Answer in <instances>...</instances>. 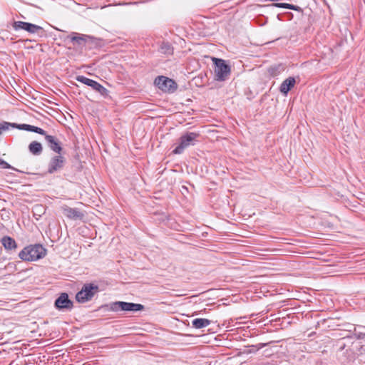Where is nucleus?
<instances>
[{
    "instance_id": "obj_4",
    "label": "nucleus",
    "mask_w": 365,
    "mask_h": 365,
    "mask_svg": "<svg viewBox=\"0 0 365 365\" xmlns=\"http://www.w3.org/2000/svg\"><path fill=\"white\" fill-rule=\"evenodd\" d=\"M109 310L113 312L125 311V312H138L144 309L143 305L125 302H115L107 305Z\"/></svg>"
},
{
    "instance_id": "obj_15",
    "label": "nucleus",
    "mask_w": 365,
    "mask_h": 365,
    "mask_svg": "<svg viewBox=\"0 0 365 365\" xmlns=\"http://www.w3.org/2000/svg\"><path fill=\"white\" fill-rule=\"evenodd\" d=\"M91 38L92 37L88 35L73 34V36L71 37V41L77 43L78 45H83L88 40Z\"/></svg>"
},
{
    "instance_id": "obj_19",
    "label": "nucleus",
    "mask_w": 365,
    "mask_h": 365,
    "mask_svg": "<svg viewBox=\"0 0 365 365\" xmlns=\"http://www.w3.org/2000/svg\"><path fill=\"white\" fill-rule=\"evenodd\" d=\"M160 51L164 54H171L173 48L168 43H163L160 47Z\"/></svg>"
},
{
    "instance_id": "obj_16",
    "label": "nucleus",
    "mask_w": 365,
    "mask_h": 365,
    "mask_svg": "<svg viewBox=\"0 0 365 365\" xmlns=\"http://www.w3.org/2000/svg\"><path fill=\"white\" fill-rule=\"evenodd\" d=\"M29 151L34 155H40L42 152V145L40 143L33 141L29 144Z\"/></svg>"
},
{
    "instance_id": "obj_1",
    "label": "nucleus",
    "mask_w": 365,
    "mask_h": 365,
    "mask_svg": "<svg viewBox=\"0 0 365 365\" xmlns=\"http://www.w3.org/2000/svg\"><path fill=\"white\" fill-rule=\"evenodd\" d=\"M46 254V249L41 245H34L26 247L19 254V257L24 261H36L43 258Z\"/></svg>"
},
{
    "instance_id": "obj_20",
    "label": "nucleus",
    "mask_w": 365,
    "mask_h": 365,
    "mask_svg": "<svg viewBox=\"0 0 365 365\" xmlns=\"http://www.w3.org/2000/svg\"><path fill=\"white\" fill-rule=\"evenodd\" d=\"M76 80L78 81V82H81L85 85H87L88 86H90L91 87L93 82L95 81L94 80H92V79H90L88 78H86L83 76H78L76 77Z\"/></svg>"
},
{
    "instance_id": "obj_6",
    "label": "nucleus",
    "mask_w": 365,
    "mask_h": 365,
    "mask_svg": "<svg viewBox=\"0 0 365 365\" xmlns=\"http://www.w3.org/2000/svg\"><path fill=\"white\" fill-rule=\"evenodd\" d=\"M154 83L158 88L164 92L173 93L177 88V84L173 80L163 76L157 77Z\"/></svg>"
},
{
    "instance_id": "obj_10",
    "label": "nucleus",
    "mask_w": 365,
    "mask_h": 365,
    "mask_svg": "<svg viewBox=\"0 0 365 365\" xmlns=\"http://www.w3.org/2000/svg\"><path fill=\"white\" fill-rule=\"evenodd\" d=\"M61 210L63 214L71 220H81L83 217V214L78 209L72 208L67 205H63L61 207Z\"/></svg>"
},
{
    "instance_id": "obj_22",
    "label": "nucleus",
    "mask_w": 365,
    "mask_h": 365,
    "mask_svg": "<svg viewBox=\"0 0 365 365\" xmlns=\"http://www.w3.org/2000/svg\"><path fill=\"white\" fill-rule=\"evenodd\" d=\"M19 125H16L15 123H11L8 122H3L0 123V132L2 133L3 131L7 130L11 128H19Z\"/></svg>"
},
{
    "instance_id": "obj_21",
    "label": "nucleus",
    "mask_w": 365,
    "mask_h": 365,
    "mask_svg": "<svg viewBox=\"0 0 365 365\" xmlns=\"http://www.w3.org/2000/svg\"><path fill=\"white\" fill-rule=\"evenodd\" d=\"M272 6L279 7V8H284V9H289L296 10V11L298 9V6H297L295 5L286 4V3H274L272 4Z\"/></svg>"
},
{
    "instance_id": "obj_5",
    "label": "nucleus",
    "mask_w": 365,
    "mask_h": 365,
    "mask_svg": "<svg viewBox=\"0 0 365 365\" xmlns=\"http://www.w3.org/2000/svg\"><path fill=\"white\" fill-rule=\"evenodd\" d=\"M214 61L215 79L219 81H225L230 74V67L222 59L214 58Z\"/></svg>"
},
{
    "instance_id": "obj_18",
    "label": "nucleus",
    "mask_w": 365,
    "mask_h": 365,
    "mask_svg": "<svg viewBox=\"0 0 365 365\" xmlns=\"http://www.w3.org/2000/svg\"><path fill=\"white\" fill-rule=\"evenodd\" d=\"M91 88L103 96H107L108 95V91L96 81L93 82Z\"/></svg>"
},
{
    "instance_id": "obj_9",
    "label": "nucleus",
    "mask_w": 365,
    "mask_h": 365,
    "mask_svg": "<svg viewBox=\"0 0 365 365\" xmlns=\"http://www.w3.org/2000/svg\"><path fill=\"white\" fill-rule=\"evenodd\" d=\"M55 306L58 309H71L73 307V302L68 299V295L66 293H62L56 300Z\"/></svg>"
},
{
    "instance_id": "obj_12",
    "label": "nucleus",
    "mask_w": 365,
    "mask_h": 365,
    "mask_svg": "<svg viewBox=\"0 0 365 365\" xmlns=\"http://www.w3.org/2000/svg\"><path fill=\"white\" fill-rule=\"evenodd\" d=\"M295 83V79L293 77H289L288 78L285 79L280 86V92L284 95H287V93L294 87Z\"/></svg>"
},
{
    "instance_id": "obj_8",
    "label": "nucleus",
    "mask_w": 365,
    "mask_h": 365,
    "mask_svg": "<svg viewBox=\"0 0 365 365\" xmlns=\"http://www.w3.org/2000/svg\"><path fill=\"white\" fill-rule=\"evenodd\" d=\"M13 26H14V29H16V30L23 29V30H25L31 34L38 33L39 31L43 30L42 27H41L38 25L28 23V22H24V21H15L14 23Z\"/></svg>"
},
{
    "instance_id": "obj_3",
    "label": "nucleus",
    "mask_w": 365,
    "mask_h": 365,
    "mask_svg": "<svg viewBox=\"0 0 365 365\" xmlns=\"http://www.w3.org/2000/svg\"><path fill=\"white\" fill-rule=\"evenodd\" d=\"M99 291V288L94 284H86L76 295V299L80 303H85L91 300Z\"/></svg>"
},
{
    "instance_id": "obj_2",
    "label": "nucleus",
    "mask_w": 365,
    "mask_h": 365,
    "mask_svg": "<svg viewBox=\"0 0 365 365\" xmlns=\"http://www.w3.org/2000/svg\"><path fill=\"white\" fill-rule=\"evenodd\" d=\"M198 136L199 135L197 133L192 132L185 133L180 138L179 143L173 150V153L175 154H181L185 149L195 144Z\"/></svg>"
},
{
    "instance_id": "obj_7",
    "label": "nucleus",
    "mask_w": 365,
    "mask_h": 365,
    "mask_svg": "<svg viewBox=\"0 0 365 365\" xmlns=\"http://www.w3.org/2000/svg\"><path fill=\"white\" fill-rule=\"evenodd\" d=\"M65 161V158L61 155L53 157L48 163V172L52 174L61 170L64 165Z\"/></svg>"
},
{
    "instance_id": "obj_13",
    "label": "nucleus",
    "mask_w": 365,
    "mask_h": 365,
    "mask_svg": "<svg viewBox=\"0 0 365 365\" xmlns=\"http://www.w3.org/2000/svg\"><path fill=\"white\" fill-rule=\"evenodd\" d=\"M1 244L6 250H15L17 248L16 241L9 236H4L1 240Z\"/></svg>"
},
{
    "instance_id": "obj_11",
    "label": "nucleus",
    "mask_w": 365,
    "mask_h": 365,
    "mask_svg": "<svg viewBox=\"0 0 365 365\" xmlns=\"http://www.w3.org/2000/svg\"><path fill=\"white\" fill-rule=\"evenodd\" d=\"M45 140L48 146L53 151L57 153H60L61 152L62 148L61 146L60 141L56 137L51 135H46Z\"/></svg>"
},
{
    "instance_id": "obj_17",
    "label": "nucleus",
    "mask_w": 365,
    "mask_h": 365,
    "mask_svg": "<svg viewBox=\"0 0 365 365\" xmlns=\"http://www.w3.org/2000/svg\"><path fill=\"white\" fill-rule=\"evenodd\" d=\"M210 321L207 319H195L192 321V326L196 329H201L203 327H206L210 325Z\"/></svg>"
},
{
    "instance_id": "obj_24",
    "label": "nucleus",
    "mask_w": 365,
    "mask_h": 365,
    "mask_svg": "<svg viewBox=\"0 0 365 365\" xmlns=\"http://www.w3.org/2000/svg\"><path fill=\"white\" fill-rule=\"evenodd\" d=\"M1 134V133L0 132V135Z\"/></svg>"
},
{
    "instance_id": "obj_23",
    "label": "nucleus",
    "mask_w": 365,
    "mask_h": 365,
    "mask_svg": "<svg viewBox=\"0 0 365 365\" xmlns=\"http://www.w3.org/2000/svg\"><path fill=\"white\" fill-rule=\"evenodd\" d=\"M0 167L1 168H12L11 166L8 163H6V161H4V160H2L1 158H0Z\"/></svg>"
},
{
    "instance_id": "obj_14",
    "label": "nucleus",
    "mask_w": 365,
    "mask_h": 365,
    "mask_svg": "<svg viewBox=\"0 0 365 365\" xmlns=\"http://www.w3.org/2000/svg\"><path fill=\"white\" fill-rule=\"evenodd\" d=\"M19 128L23 129V130H25L27 131L34 132V133H38L41 135H43L45 136H46V135H47L46 133V132L42 128L34 126V125H28V124H21V125H19Z\"/></svg>"
}]
</instances>
